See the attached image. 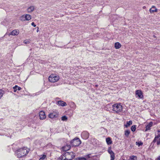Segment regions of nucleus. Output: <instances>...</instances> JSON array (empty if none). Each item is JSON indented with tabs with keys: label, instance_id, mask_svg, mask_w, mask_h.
Segmentation results:
<instances>
[{
	"label": "nucleus",
	"instance_id": "1",
	"mask_svg": "<svg viewBox=\"0 0 160 160\" xmlns=\"http://www.w3.org/2000/svg\"><path fill=\"white\" fill-rule=\"evenodd\" d=\"M29 149L24 147L18 149L16 151V153L17 157L19 158L26 156L29 152Z\"/></svg>",
	"mask_w": 160,
	"mask_h": 160
},
{
	"label": "nucleus",
	"instance_id": "2",
	"mask_svg": "<svg viewBox=\"0 0 160 160\" xmlns=\"http://www.w3.org/2000/svg\"><path fill=\"white\" fill-rule=\"evenodd\" d=\"M75 155L72 152H67L63 155L62 159L64 160H71L75 157Z\"/></svg>",
	"mask_w": 160,
	"mask_h": 160
},
{
	"label": "nucleus",
	"instance_id": "3",
	"mask_svg": "<svg viewBox=\"0 0 160 160\" xmlns=\"http://www.w3.org/2000/svg\"><path fill=\"white\" fill-rule=\"evenodd\" d=\"M112 110L115 113H118L122 110V106L120 103H116L112 105Z\"/></svg>",
	"mask_w": 160,
	"mask_h": 160
},
{
	"label": "nucleus",
	"instance_id": "4",
	"mask_svg": "<svg viewBox=\"0 0 160 160\" xmlns=\"http://www.w3.org/2000/svg\"><path fill=\"white\" fill-rule=\"evenodd\" d=\"M59 78V77L58 75L52 74L49 76L48 80L51 82H55L58 81Z\"/></svg>",
	"mask_w": 160,
	"mask_h": 160
},
{
	"label": "nucleus",
	"instance_id": "5",
	"mask_svg": "<svg viewBox=\"0 0 160 160\" xmlns=\"http://www.w3.org/2000/svg\"><path fill=\"white\" fill-rule=\"evenodd\" d=\"M81 143V141L78 138H75L71 142V144L73 146H78Z\"/></svg>",
	"mask_w": 160,
	"mask_h": 160
},
{
	"label": "nucleus",
	"instance_id": "6",
	"mask_svg": "<svg viewBox=\"0 0 160 160\" xmlns=\"http://www.w3.org/2000/svg\"><path fill=\"white\" fill-rule=\"evenodd\" d=\"M59 114V112L55 110L50 113L48 115V117L52 119L58 117Z\"/></svg>",
	"mask_w": 160,
	"mask_h": 160
},
{
	"label": "nucleus",
	"instance_id": "7",
	"mask_svg": "<svg viewBox=\"0 0 160 160\" xmlns=\"http://www.w3.org/2000/svg\"><path fill=\"white\" fill-rule=\"evenodd\" d=\"M158 135L154 138L153 142H157V144L158 145H160V131H158Z\"/></svg>",
	"mask_w": 160,
	"mask_h": 160
},
{
	"label": "nucleus",
	"instance_id": "8",
	"mask_svg": "<svg viewBox=\"0 0 160 160\" xmlns=\"http://www.w3.org/2000/svg\"><path fill=\"white\" fill-rule=\"evenodd\" d=\"M108 153L110 154L111 155V160H114L115 159V155L113 152L111 150V148H109L108 150Z\"/></svg>",
	"mask_w": 160,
	"mask_h": 160
},
{
	"label": "nucleus",
	"instance_id": "9",
	"mask_svg": "<svg viewBox=\"0 0 160 160\" xmlns=\"http://www.w3.org/2000/svg\"><path fill=\"white\" fill-rule=\"evenodd\" d=\"M82 137L85 139H88L89 136V133L87 131H84L81 134Z\"/></svg>",
	"mask_w": 160,
	"mask_h": 160
},
{
	"label": "nucleus",
	"instance_id": "10",
	"mask_svg": "<svg viewBox=\"0 0 160 160\" xmlns=\"http://www.w3.org/2000/svg\"><path fill=\"white\" fill-rule=\"evenodd\" d=\"M136 95H137L140 98H143L142 93L141 90H137L136 91Z\"/></svg>",
	"mask_w": 160,
	"mask_h": 160
},
{
	"label": "nucleus",
	"instance_id": "11",
	"mask_svg": "<svg viewBox=\"0 0 160 160\" xmlns=\"http://www.w3.org/2000/svg\"><path fill=\"white\" fill-rule=\"evenodd\" d=\"M40 119L41 120L45 119L46 118V116L45 112L43 111H41L39 112Z\"/></svg>",
	"mask_w": 160,
	"mask_h": 160
},
{
	"label": "nucleus",
	"instance_id": "12",
	"mask_svg": "<svg viewBox=\"0 0 160 160\" xmlns=\"http://www.w3.org/2000/svg\"><path fill=\"white\" fill-rule=\"evenodd\" d=\"M149 11L151 13H153L154 12H158V9L154 6H152V8L150 9Z\"/></svg>",
	"mask_w": 160,
	"mask_h": 160
},
{
	"label": "nucleus",
	"instance_id": "13",
	"mask_svg": "<svg viewBox=\"0 0 160 160\" xmlns=\"http://www.w3.org/2000/svg\"><path fill=\"white\" fill-rule=\"evenodd\" d=\"M19 33V31L18 30H14L9 34V35L15 36L17 35Z\"/></svg>",
	"mask_w": 160,
	"mask_h": 160
},
{
	"label": "nucleus",
	"instance_id": "14",
	"mask_svg": "<svg viewBox=\"0 0 160 160\" xmlns=\"http://www.w3.org/2000/svg\"><path fill=\"white\" fill-rule=\"evenodd\" d=\"M34 7L33 6H31L28 8L27 9L28 12L30 13L32 12L34 10Z\"/></svg>",
	"mask_w": 160,
	"mask_h": 160
},
{
	"label": "nucleus",
	"instance_id": "15",
	"mask_svg": "<svg viewBox=\"0 0 160 160\" xmlns=\"http://www.w3.org/2000/svg\"><path fill=\"white\" fill-rule=\"evenodd\" d=\"M152 122H150L149 124H148L146 127L145 131L150 130V128L152 126Z\"/></svg>",
	"mask_w": 160,
	"mask_h": 160
},
{
	"label": "nucleus",
	"instance_id": "16",
	"mask_svg": "<svg viewBox=\"0 0 160 160\" xmlns=\"http://www.w3.org/2000/svg\"><path fill=\"white\" fill-rule=\"evenodd\" d=\"M58 104L62 106H64L67 105L66 103L62 101H59L58 102Z\"/></svg>",
	"mask_w": 160,
	"mask_h": 160
},
{
	"label": "nucleus",
	"instance_id": "17",
	"mask_svg": "<svg viewBox=\"0 0 160 160\" xmlns=\"http://www.w3.org/2000/svg\"><path fill=\"white\" fill-rule=\"evenodd\" d=\"M70 146L69 145H67L62 147L63 151H67L70 148Z\"/></svg>",
	"mask_w": 160,
	"mask_h": 160
},
{
	"label": "nucleus",
	"instance_id": "18",
	"mask_svg": "<svg viewBox=\"0 0 160 160\" xmlns=\"http://www.w3.org/2000/svg\"><path fill=\"white\" fill-rule=\"evenodd\" d=\"M114 46L116 49H118L121 48V45L119 42H117L115 43Z\"/></svg>",
	"mask_w": 160,
	"mask_h": 160
},
{
	"label": "nucleus",
	"instance_id": "19",
	"mask_svg": "<svg viewBox=\"0 0 160 160\" xmlns=\"http://www.w3.org/2000/svg\"><path fill=\"white\" fill-rule=\"evenodd\" d=\"M106 141L108 145L111 144L112 143V142L110 138H106Z\"/></svg>",
	"mask_w": 160,
	"mask_h": 160
},
{
	"label": "nucleus",
	"instance_id": "20",
	"mask_svg": "<svg viewBox=\"0 0 160 160\" xmlns=\"http://www.w3.org/2000/svg\"><path fill=\"white\" fill-rule=\"evenodd\" d=\"M25 21H28L31 19V16L29 14H26L25 15Z\"/></svg>",
	"mask_w": 160,
	"mask_h": 160
},
{
	"label": "nucleus",
	"instance_id": "21",
	"mask_svg": "<svg viewBox=\"0 0 160 160\" xmlns=\"http://www.w3.org/2000/svg\"><path fill=\"white\" fill-rule=\"evenodd\" d=\"M40 157L39 160H44L46 158V155L45 154L42 155L40 156Z\"/></svg>",
	"mask_w": 160,
	"mask_h": 160
},
{
	"label": "nucleus",
	"instance_id": "22",
	"mask_svg": "<svg viewBox=\"0 0 160 160\" xmlns=\"http://www.w3.org/2000/svg\"><path fill=\"white\" fill-rule=\"evenodd\" d=\"M132 121L130 120L128 122H127V123L125 125L126 128L129 127L130 125H132Z\"/></svg>",
	"mask_w": 160,
	"mask_h": 160
},
{
	"label": "nucleus",
	"instance_id": "23",
	"mask_svg": "<svg viewBox=\"0 0 160 160\" xmlns=\"http://www.w3.org/2000/svg\"><path fill=\"white\" fill-rule=\"evenodd\" d=\"M124 135L127 137H128L130 133V131L129 130H127L124 132Z\"/></svg>",
	"mask_w": 160,
	"mask_h": 160
},
{
	"label": "nucleus",
	"instance_id": "24",
	"mask_svg": "<svg viewBox=\"0 0 160 160\" xmlns=\"http://www.w3.org/2000/svg\"><path fill=\"white\" fill-rule=\"evenodd\" d=\"M4 91L2 90H0V99L2 97L4 93Z\"/></svg>",
	"mask_w": 160,
	"mask_h": 160
},
{
	"label": "nucleus",
	"instance_id": "25",
	"mask_svg": "<svg viewBox=\"0 0 160 160\" xmlns=\"http://www.w3.org/2000/svg\"><path fill=\"white\" fill-rule=\"evenodd\" d=\"M61 119L63 121H66L68 119V118L66 116H64L62 117Z\"/></svg>",
	"mask_w": 160,
	"mask_h": 160
},
{
	"label": "nucleus",
	"instance_id": "26",
	"mask_svg": "<svg viewBox=\"0 0 160 160\" xmlns=\"http://www.w3.org/2000/svg\"><path fill=\"white\" fill-rule=\"evenodd\" d=\"M129 160H137V158L136 156H132L130 157Z\"/></svg>",
	"mask_w": 160,
	"mask_h": 160
},
{
	"label": "nucleus",
	"instance_id": "27",
	"mask_svg": "<svg viewBox=\"0 0 160 160\" xmlns=\"http://www.w3.org/2000/svg\"><path fill=\"white\" fill-rule=\"evenodd\" d=\"M136 125L132 126L131 127V130L132 132H134L136 129Z\"/></svg>",
	"mask_w": 160,
	"mask_h": 160
},
{
	"label": "nucleus",
	"instance_id": "28",
	"mask_svg": "<svg viewBox=\"0 0 160 160\" xmlns=\"http://www.w3.org/2000/svg\"><path fill=\"white\" fill-rule=\"evenodd\" d=\"M20 20H21L22 21H25V16L23 15L22 16H21L20 18Z\"/></svg>",
	"mask_w": 160,
	"mask_h": 160
},
{
	"label": "nucleus",
	"instance_id": "29",
	"mask_svg": "<svg viewBox=\"0 0 160 160\" xmlns=\"http://www.w3.org/2000/svg\"><path fill=\"white\" fill-rule=\"evenodd\" d=\"M136 144L137 145H138V146H139V147L141 145H142L143 144V143L141 142H136Z\"/></svg>",
	"mask_w": 160,
	"mask_h": 160
},
{
	"label": "nucleus",
	"instance_id": "30",
	"mask_svg": "<svg viewBox=\"0 0 160 160\" xmlns=\"http://www.w3.org/2000/svg\"><path fill=\"white\" fill-rule=\"evenodd\" d=\"M17 87H18V86L17 85H15L14 87H13L14 92H16L17 90Z\"/></svg>",
	"mask_w": 160,
	"mask_h": 160
},
{
	"label": "nucleus",
	"instance_id": "31",
	"mask_svg": "<svg viewBox=\"0 0 160 160\" xmlns=\"http://www.w3.org/2000/svg\"><path fill=\"white\" fill-rule=\"evenodd\" d=\"M25 44H27L30 43L28 41L24 40L23 42Z\"/></svg>",
	"mask_w": 160,
	"mask_h": 160
},
{
	"label": "nucleus",
	"instance_id": "32",
	"mask_svg": "<svg viewBox=\"0 0 160 160\" xmlns=\"http://www.w3.org/2000/svg\"><path fill=\"white\" fill-rule=\"evenodd\" d=\"M31 25L32 26H33L34 27H36V25L34 23V22H32L31 23Z\"/></svg>",
	"mask_w": 160,
	"mask_h": 160
},
{
	"label": "nucleus",
	"instance_id": "33",
	"mask_svg": "<svg viewBox=\"0 0 160 160\" xmlns=\"http://www.w3.org/2000/svg\"><path fill=\"white\" fill-rule=\"evenodd\" d=\"M79 160H87L86 158H80Z\"/></svg>",
	"mask_w": 160,
	"mask_h": 160
},
{
	"label": "nucleus",
	"instance_id": "34",
	"mask_svg": "<svg viewBox=\"0 0 160 160\" xmlns=\"http://www.w3.org/2000/svg\"><path fill=\"white\" fill-rule=\"evenodd\" d=\"M17 90H20L21 89V87H18H18H17Z\"/></svg>",
	"mask_w": 160,
	"mask_h": 160
},
{
	"label": "nucleus",
	"instance_id": "35",
	"mask_svg": "<svg viewBox=\"0 0 160 160\" xmlns=\"http://www.w3.org/2000/svg\"><path fill=\"white\" fill-rule=\"evenodd\" d=\"M156 160H160V156H158Z\"/></svg>",
	"mask_w": 160,
	"mask_h": 160
},
{
	"label": "nucleus",
	"instance_id": "36",
	"mask_svg": "<svg viewBox=\"0 0 160 160\" xmlns=\"http://www.w3.org/2000/svg\"><path fill=\"white\" fill-rule=\"evenodd\" d=\"M39 31V28L38 27V29H37V32H38Z\"/></svg>",
	"mask_w": 160,
	"mask_h": 160
},
{
	"label": "nucleus",
	"instance_id": "37",
	"mask_svg": "<svg viewBox=\"0 0 160 160\" xmlns=\"http://www.w3.org/2000/svg\"><path fill=\"white\" fill-rule=\"evenodd\" d=\"M145 6H144V7H143V8H145Z\"/></svg>",
	"mask_w": 160,
	"mask_h": 160
},
{
	"label": "nucleus",
	"instance_id": "38",
	"mask_svg": "<svg viewBox=\"0 0 160 160\" xmlns=\"http://www.w3.org/2000/svg\"><path fill=\"white\" fill-rule=\"evenodd\" d=\"M154 36V37H155H155H155L154 35V36Z\"/></svg>",
	"mask_w": 160,
	"mask_h": 160
}]
</instances>
